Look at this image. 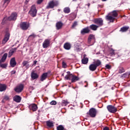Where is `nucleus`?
<instances>
[{
    "mask_svg": "<svg viewBox=\"0 0 130 130\" xmlns=\"http://www.w3.org/2000/svg\"><path fill=\"white\" fill-rule=\"evenodd\" d=\"M76 26H78V22L77 21H75L72 25V28H75Z\"/></svg>",
    "mask_w": 130,
    "mask_h": 130,
    "instance_id": "obj_39",
    "label": "nucleus"
},
{
    "mask_svg": "<svg viewBox=\"0 0 130 130\" xmlns=\"http://www.w3.org/2000/svg\"><path fill=\"white\" fill-rule=\"evenodd\" d=\"M72 47V45L70 43H66V50H70Z\"/></svg>",
    "mask_w": 130,
    "mask_h": 130,
    "instance_id": "obj_30",
    "label": "nucleus"
},
{
    "mask_svg": "<svg viewBox=\"0 0 130 130\" xmlns=\"http://www.w3.org/2000/svg\"><path fill=\"white\" fill-rule=\"evenodd\" d=\"M35 88L34 86H30L29 87V90H34Z\"/></svg>",
    "mask_w": 130,
    "mask_h": 130,
    "instance_id": "obj_50",
    "label": "nucleus"
},
{
    "mask_svg": "<svg viewBox=\"0 0 130 130\" xmlns=\"http://www.w3.org/2000/svg\"><path fill=\"white\" fill-rule=\"evenodd\" d=\"M62 105H64V104H66V100H63L62 101Z\"/></svg>",
    "mask_w": 130,
    "mask_h": 130,
    "instance_id": "obj_52",
    "label": "nucleus"
},
{
    "mask_svg": "<svg viewBox=\"0 0 130 130\" xmlns=\"http://www.w3.org/2000/svg\"><path fill=\"white\" fill-rule=\"evenodd\" d=\"M7 57H8V53H5L1 59L0 62H5L7 59Z\"/></svg>",
    "mask_w": 130,
    "mask_h": 130,
    "instance_id": "obj_23",
    "label": "nucleus"
},
{
    "mask_svg": "<svg viewBox=\"0 0 130 130\" xmlns=\"http://www.w3.org/2000/svg\"><path fill=\"white\" fill-rule=\"evenodd\" d=\"M95 42V37L93 35H89L88 39V43L90 45H93Z\"/></svg>",
    "mask_w": 130,
    "mask_h": 130,
    "instance_id": "obj_10",
    "label": "nucleus"
},
{
    "mask_svg": "<svg viewBox=\"0 0 130 130\" xmlns=\"http://www.w3.org/2000/svg\"><path fill=\"white\" fill-rule=\"evenodd\" d=\"M28 14H29L31 17H36V15H37V9H36V6L35 5H34L31 7Z\"/></svg>",
    "mask_w": 130,
    "mask_h": 130,
    "instance_id": "obj_4",
    "label": "nucleus"
},
{
    "mask_svg": "<svg viewBox=\"0 0 130 130\" xmlns=\"http://www.w3.org/2000/svg\"><path fill=\"white\" fill-rule=\"evenodd\" d=\"M129 28V27H127V26H124V27L121 28L120 31V32H126V31H127V30H128Z\"/></svg>",
    "mask_w": 130,
    "mask_h": 130,
    "instance_id": "obj_32",
    "label": "nucleus"
},
{
    "mask_svg": "<svg viewBox=\"0 0 130 130\" xmlns=\"http://www.w3.org/2000/svg\"><path fill=\"white\" fill-rule=\"evenodd\" d=\"M77 0H73V2H76Z\"/></svg>",
    "mask_w": 130,
    "mask_h": 130,
    "instance_id": "obj_60",
    "label": "nucleus"
},
{
    "mask_svg": "<svg viewBox=\"0 0 130 130\" xmlns=\"http://www.w3.org/2000/svg\"><path fill=\"white\" fill-rule=\"evenodd\" d=\"M119 74H122V73H124V69L123 68H121L119 71Z\"/></svg>",
    "mask_w": 130,
    "mask_h": 130,
    "instance_id": "obj_43",
    "label": "nucleus"
},
{
    "mask_svg": "<svg viewBox=\"0 0 130 130\" xmlns=\"http://www.w3.org/2000/svg\"><path fill=\"white\" fill-rule=\"evenodd\" d=\"M104 130H109V128H108L107 127H105L104 128Z\"/></svg>",
    "mask_w": 130,
    "mask_h": 130,
    "instance_id": "obj_53",
    "label": "nucleus"
},
{
    "mask_svg": "<svg viewBox=\"0 0 130 130\" xmlns=\"http://www.w3.org/2000/svg\"><path fill=\"white\" fill-rule=\"evenodd\" d=\"M97 67L95 66V64H91L89 66V70L90 71H94L96 70Z\"/></svg>",
    "mask_w": 130,
    "mask_h": 130,
    "instance_id": "obj_27",
    "label": "nucleus"
},
{
    "mask_svg": "<svg viewBox=\"0 0 130 130\" xmlns=\"http://www.w3.org/2000/svg\"><path fill=\"white\" fill-rule=\"evenodd\" d=\"M80 46H81V43L77 41L74 44V50L76 51H79L80 50Z\"/></svg>",
    "mask_w": 130,
    "mask_h": 130,
    "instance_id": "obj_15",
    "label": "nucleus"
},
{
    "mask_svg": "<svg viewBox=\"0 0 130 130\" xmlns=\"http://www.w3.org/2000/svg\"><path fill=\"white\" fill-rule=\"evenodd\" d=\"M87 6H88V7H90V4H88L87 5Z\"/></svg>",
    "mask_w": 130,
    "mask_h": 130,
    "instance_id": "obj_58",
    "label": "nucleus"
},
{
    "mask_svg": "<svg viewBox=\"0 0 130 130\" xmlns=\"http://www.w3.org/2000/svg\"><path fill=\"white\" fill-rule=\"evenodd\" d=\"M90 117H95L97 114V111L94 108H91L89 110V112L87 113Z\"/></svg>",
    "mask_w": 130,
    "mask_h": 130,
    "instance_id": "obj_8",
    "label": "nucleus"
},
{
    "mask_svg": "<svg viewBox=\"0 0 130 130\" xmlns=\"http://www.w3.org/2000/svg\"><path fill=\"white\" fill-rule=\"evenodd\" d=\"M64 129V127L62 125H59L58 126H57V130H63Z\"/></svg>",
    "mask_w": 130,
    "mask_h": 130,
    "instance_id": "obj_36",
    "label": "nucleus"
},
{
    "mask_svg": "<svg viewBox=\"0 0 130 130\" xmlns=\"http://www.w3.org/2000/svg\"><path fill=\"white\" fill-rule=\"evenodd\" d=\"M23 89L24 84H19L14 88V91L16 93H21V92H22V91H23Z\"/></svg>",
    "mask_w": 130,
    "mask_h": 130,
    "instance_id": "obj_6",
    "label": "nucleus"
},
{
    "mask_svg": "<svg viewBox=\"0 0 130 130\" xmlns=\"http://www.w3.org/2000/svg\"><path fill=\"white\" fill-rule=\"evenodd\" d=\"M84 56H86V55H84Z\"/></svg>",
    "mask_w": 130,
    "mask_h": 130,
    "instance_id": "obj_63",
    "label": "nucleus"
},
{
    "mask_svg": "<svg viewBox=\"0 0 130 130\" xmlns=\"http://www.w3.org/2000/svg\"><path fill=\"white\" fill-rule=\"evenodd\" d=\"M7 90V85L6 84H0V92H4Z\"/></svg>",
    "mask_w": 130,
    "mask_h": 130,
    "instance_id": "obj_25",
    "label": "nucleus"
},
{
    "mask_svg": "<svg viewBox=\"0 0 130 130\" xmlns=\"http://www.w3.org/2000/svg\"><path fill=\"white\" fill-rule=\"evenodd\" d=\"M117 15V11L114 10L113 12L109 13V14L106 16V20H108V21L113 23Z\"/></svg>",
    "mask_w": 130,
    "mask_h": 130,
    "instance_id": "obj_1",
    "label": "nucleus"
},
{
    "mask_svg": "<svg viewBox=\"0 0 130 130\" xmlns=\"http://www.w3.org/2000/svg\"><path fill=\"white\" fill-rule=\"evenodd\" d=\"M107 108L109 112L111 113H115L117 111L116 108L112 105H109L107 107Z\"/></svg>",
    "mask_w": 130,
    "mask_h": 130,
    "instance_id": "obj_9",
    "label": "nucleus"
},
{
    "mask_svg": "<svg viewBox=\"0 0 130 130\" xmlns=\"http://www.w3.org/2000/svg\"><path fill=\"white\" fill-rule=\"evenodd\" d=\"M62 76H63V74H62Z\"/></svg>",
    "mask_w": 130,
    "mask_h": 130,
    "instance_id": "obj_62",
    "label": "nucleus"
},
{
    "mask_svg": "<svg viewBox=\"0 0 130 130\" xmlns=\"http://www.w3.org/2000/svg\"><path fill=\"white\" fill-rule=\"evenodd\" d=\"M106 68H107V69H108V70H110V69H111V66H110V65L109 64H107L106 66Z\"/></svg>",
    "mask_w": 130,
    "mask_h": 130,
    "instance_id": "obj_46",
    "label": "nucleus"
},
{
    "mask_svg": "<svg viewBox=\"0 0 130 130\" xmlns=\"http://www.w3.org/2000/svg\"><path fill=\"white\" fill-rule=\"evenodd\" d=\"M89 61V59L88 58L84 57L82 59V62L83 64H87Z\"/></svg>",
    "mask_w": 130,
    "mask_h": 130,
    "instance_id": "obj_31",
    "label": "nucleus"
},
{
    "mask_svg": "<svg viewBox=\"0 0 130 130\" xmlns=\"http://www.w3.org/2000/svg\"><path fill=\"white\" fill-rule=\"evenodd\" d=\"M63 48H64V49H66V43L64 44Z\"/></svg>",
    "mask_w": 130,
    "mask_h": 130,
    "instance_id": "obj_55",
    "label": "nucleus"
},
{
    "mask_svg": "<svg viewBox=\"0 0 130 130\" xmlns=\"http://www.w3.org/2000/svg\"><path fill=\"white\" fill-rule=\"evenodd\" d=\"M10 32H9L8 31H6L5 37L2 41V44H6V43H7L8 41H9V39H10Z\"/></svg>",
    "mask_w": 130,
    "mask_h": 130,
    "instance_id": "obj_7",
    "label": "nucleus"
},
{
    "mask_svg": "<svg viewBox=\"0 0 130 130\" xmlns=\"http://www.w3.org/2000/svg\"><path fill=\"white\" fill-rule=\"evenodd\" d=\"M63 12H64V13H66V8H64Z\"/></svg>",
    "mask_w": 130,
    "mask_h": 130,
    "instance_id": "obj_56",
    "label": "nucleus"
},
{
    "mask_svg": "<svg viewBox=\"0 0 130 130\" xmlns=\"http://www.w3.org/2000/svg\"><path fill=\"white\" fill-rule=\"evenodd\" d=\"M26 9H27V7H24L23 11H24V12H26Z\"/></svg>",
    "mask_w": 130,
    "mask_h": 130,
    "instance_id": "obj_54",
    "label": "nucleus"
},
{
    "mask_svg": "<svg viewBox=\"0 0 130 130\" xmlns=\"http://www.w3.org/2000/svg\"><path fill=\"white\" fill-rule=\"evenodd\" d=\"M94 22L95 24H96V25H98L99 27H100V26L103 25V20L102 18H98L94 19Z\"/></svg>",
    "mask_w": 130,
    "mask_h": 130,
    "instance_id": "obj_12",
    "label": "nucleus"
},
{
    "mask_svg": "<svg viewBox=\"0 0 130 130\" xmlns=\"http://www.w3.org/2000/svg\"><path fill=\"white\" fill-rule=\"evenodd\" d=\"M30 27V23L27 22H22L20 24V27L22 30L26 31Z\"/></svg>",
    "mask_w": 130,
    "mask_h": 130,
    "instance_id": "obj_5",
    "label": "nucleus"
},
{
    "mask_svg": "<svg viewBox=\"0 0 130 130\" xmlns=\"http://www.w3.org/2000/svg\"><path fill=\"white\" fill-rule=\"evenodd\" d=\"M28 63H29V61H26V60L23 61L22 62L23 67H25V66H27V64H28Z\"/></svg>",
    "mask_w": 130,
    "mask_h": 130,
    "instance_id": "obj_38",
    "label": "nucleus"
},
{
    "mask_svg": "<svg viewBox=\"0 0 130 130\" xmlns=\"http://www.w3.org/2000/svg\"><path fill=\"white\" fill-rule=\"evenodd\" d=\"M24 67H25V69H26V70H28V69H29V68H30V64H27L26 66H25Z\"/></svg>",
    "mask_w": 130,
    "mask_h": 130,
    "instance_id": "obj_48",
    "label": "nucleus"
},
{
    "mask_svg": "<svg viewBox=\"0 0 130 130\" xmlns=\"http://www.w3.org/2000/svg\"><path fill=\"white\" fill-rule=\"evenodd\" d=\"M7 57H8V53H5L1 59L0 62H5L7 59Z\"/></svg>",
    "mask_w": 130,
    "mask_h": 130,
    "instance_id": "obj_24",
    "label": "nucleus"
},
{
    "mask_svg": "<svg viewBox=\"0 0 130 130\" xmlns=\"http://www.w3.org/2000/svg\"><path fill=\"white\" fill-rule=\"evenodd\" d=\"M44 0H38L37 4L38 5H40L42 2H43Z\"/></svg>",
    "mask_w": 130,
    "mask_h": 130,
    "instance_id": "obj_45",
    "label": "nucleus"
},
{
    "mask_svg": "<svg viewBox=\"0 0 130 130\" xmlns=\"http://www.w3.org/2000/svg\"><path fill=\"white\" fill-rule=\"evenodd\" d=\"M9 99H10V98L9 97V96L6 95L4 96L5 100H9Z\"/></svg>",
    "mask_w": 130,
    "mask_h": 130,
    "instance_id": "obj_47",
    "label": "nucleus"
},
{
    "mask_svg": "<svg viewBox=\"0 0 130 130\" xmlns=\"http://www.w3.org/2000/svg\"><path fill=\"white\" fill-rule=\"evenodd\" d=\"M62 68H63L64 69H66V62L65 61L62 62Z\"/></svg>",
    "mask_w": 130,
    "mask_h": 130,
    "instance_id": "obj_44",
    "label": "nucleus"
},
{
    "mask_svg": "<svg viewBox=\"0 0 130 130\" xmlns=\"http://www.w3.org/2000/svg\"><path fill=\"white\" fill-rule=\"evenodd\" d=\"M93 64H95L97 68V67H99V66L101 65V61L100 60H96L93 62Z\"/></svg>",
    "mask_w": 130,
    "mask_h": 130,
    "instance_id": "obj_29",
    "label": "nucleus"
},
{
    "mask_svg": "<svg viewBox=\"0 0 130 130\" xmlns=\"http://www.w3.org/2000/svg\"><path fill=\"white\" fill-rule=\"evenodd\" d=\"M5 20H6V17H5V18H4V19H3V22H4V21H5Z\"/></svg>",
    "mask_w": 130,
    "mask_h": 130,
    "instance_id": "obj_57",
    "label": "nucleus"
},
{
    "mask_svg": "<svg viewBox=\"0 0 130 130\" xmlns=\"http://www.w3.org/2000/svg\"><path fill=\"white\" fill-rule=\"evenodd\" d=\"M31 78L32 80H36V79L39 78V75L37 73H35V71H32L31 73Z\"/></svg>",
    "mask_w": 130,
    "mask_h": 130,
    "instance_id": "obj_18",
    "label": "nucleus"
},
{
    "mask_svg": "<svg viewBox=\"0 0 130 130\" xmlns=\"http://www.w3.org/2000/svg\"><path fill=\"white\" fill-rule=\"evenodd\" d=\"M28 107L29 109H30V110H32V111H36V110H37V109H38L37 105L35 104L30 105Z\"/></svg>",
    "mask_w": 130,
    "mask_h": 130,
    "instance_id": "obj_16",
    "label": "nucleus"
},
{
    "mask_svg": "<svg viewBox=\"0 0 130 130\" xmlns=\"http://www.w3.org/2000/svg\"><path fill=\"white\" fill-rule=\"evenodd\" d=\"M129 76H130V74L126 73L123 74V77H124V78H128Z\"/></svg>",
    "mask_w": 130,
    "mask_h": 130,
    "instance_id": "obj_42",
    "label": "nucleus"
},
{
    "mask_svg": "<svg viewBox=\"0 0 130 130\" xmlns=\"http://www.w3.org/2000/svg\"><path fill=\"white\" fill-rule=\"evenodd\" d=\"M51 105H56V101H52L50 103Z\"/></svg>",
    "mask_w": 130,
    "mask_h": 130,
    "instance_id": "obj_41",
    "label": "nucleus"
},
{
    "mask_svg": "<svg viewBox=\"0 0 130 130\" xmlns=\"http://www.w3.org/2000/svg\"><path fill=\"white\" fill-rule=\"evenodd\" d=\"M15 74H16V71H11V75H14Z\"/></svg>",
    "mask_w": 130,
    "mask_h": 130,
    "instance_id": "obj_51",
    "label": "nucleus"
},
{
    "mask_svg": "<svg viewBox=\"0 0 130 130\" xmlns=\"http://www.w3.org/2000/svg\"><path fill=\"white\" fill-rule=\"evenodd\" d=\"M89 32H90V30L89 29V28L86 27V28H83L81 31V34H82V35H84V34L89 33Z\"/></svg>",
    "mask_w": 130,
    "mask_h": 130,
    "instance_id": "obj_26",
    "label": "nucleus"
},
{
    "mask_svg": "<svg viewBox=\"0 0 130 130\" xmlns=\"http://www.w3.org/2000/svg\"><path fill=\"white\" fill-rule=\"evenodd\" d=\"M90 28L91 30H93L94 31L97 30V28H98V26L96 25H94V24H92L91 25H90Z\"/></svg>",
    "mask_w": 130,
    "mask_h": 130,
    "instance_id": "obj_34",
    "label": "nucleus"
},
{
    "mask_svg": "<svg viewBox=\"0 0 130 130\" xmlns=\"http://www.w3.org/2000/svg\"><path fill=\"white\" fill-rule=\"evenodd\" d=\"M36 63H37V60H34L32 66H36Z\"/></svg>",
    "mask_w": 130,
    "mask_h": 130,
    "instance_id": "obj_49",
    "label": "nucleus"
},
{
    "mask_svg": "<svg viewBox=\"0 0 130 130\" xmlns=\"http://www.w3.org/2000/svg\"><path fill=\"white\" fill-rule=\"evenodd\" d=\"M63 24L61 23V21H58L56 24V28L57 30H59L61 29V27H62V25Z\"/></svg>",
    "mask_w": 130,
    "mask_h": 130,
    "instance_id": "obj_21",
    "label": "nucleus"
},
{
    "mask_svg": "<svg viewBox=\"0 0 130 130\" xmlns=\"http://www.w3.org/2000/svg\"><path fill=\"white\" fill-rule=\"evenodd\" d=\"M58 5H59L58 1L55 0H52L49 2L47 6L46 7V9H53L54 8L58 7Z\"/></svg>",
    "mask_w": 130,
    "mask_h": 130,
    "instance_id": "obj_3",
    "label": "nucleus"
},
{
    "mask_svg": "<svg viewBox=\"0 0 130 130\" xmlns=\"http://www.w3.org/2000/svg\"><path fill=\"white\" fill-rule=\"evenodd\" d=\"M18 48H19V46L16 48L11 49L8 53V57H11V56H12V55H13V54H14V53L17 51Z\"/></svg>",
    "mask_w": 130,
    "mask_h": 130,
    "instance_id": "obj_14",
    "label": "nucleus"
},
{
    "mask_svg": "<svg viewBox=\"0 0 130 130\" xmlns=\"http://www.w3.org/2000/svg\"><path fill=\"white\" fill-rule=\"evenodd\" d=\"M4 4L5 5V4H6V7H7L8 5H9V4H10V3L11 2V0H4Z\"/></svg>",
    "mask_w": 130,
    "mask_h": 130,
    "instance_id": "obj_37",
    "label": "nucleus"
},
{
    "mask_svg": "<svg viewBox=\"0 0 130 130\" xmlns=\"http://www.w3.org/2000/svg\"><path fill=\"white\" fill-rule=\"evenodd\" d=\"M70 12H71V9H70L69 7H67L66 8V13L67 14H69V13H70Z\"/></svg>",
    "mask_w": 130,
    "mask_h": 130,
    "instance_id": "obj_40",
    "label": "nucleus"
},
{
    "mask_svg": "<svg viewBox=\"0 0 130 130\" xmlns=\"http://www.w3.org/2000/svg\"><path fill=\"white\" fill-rule=\"evenodd\" d=\"M7 67H8V63L0 62V67L2 68V69H7Z\"/></svg>",
    "mask_w": 130,
    "mask_h": 130,
    "instance_id": "obj_33",
    "label": "nucleus"
},
{
    "mask_svg": "<svg viewBox=\"0 0 130 130\" xmlns=\"http://www.w3.org/2000/svg\"><path fill=\"white\" fill-rule=\"evenodd\" d=\"M22 100V98L19 95H15L13 97V101L16 102V103H20Z\"/></svg>",
    "mask_w": 130,
    "mask_h": 130,
    "instance_id": "obj_17",
    "label": "nucleus"
},
{
    "mask_svg": "<svg viewBox=\"0 0 130 130\" xmlns=\"http://www.w3.org/2000/svg\"><path fill=\"white\" fill-rule=\"evenodd\" d=\"M47 76H48V73H43L41 77V79L40 80L42 82H43V81H44L45 80H46V79H47Z\"/></svg>",
    "mask_w": 130,
    "mask_h": 130,
    "instance_id": "obj_20",
    "label": "nucleus"
},
{
    "mask_svg": "<svg viewBox=\"0 0 130 130\" xmlns=\"http://www.w3.org/2000/svg\"><path fill=\"white\" fill-rule=\"evenodd\" d=\"M66 104H68V103L67 102H66Z\"/></svg>",
    "mask_w": 130,
    "mask_h": 130,
    "instance_id": "obj_61",
    "label": "nucleus"
},
{
    "mask_svg": "<svg viewBox=\"0 0 130 130\" xmlns=\"http://www.w3.org/2000/svg\"><path fill=\"white\" fill-rule=\"evenodd\" d=\"M103 2H106V0H102Z\"/></svg>",
    "mask_w": 130,
    "mask_h": 130,
    "instance_id": "obj_59",
    "label": "nucleus"
},
{
    "mask_svg": "<svg viewBox=\"0 0 130 130\" xmlns=\"http://www.w3.org/2000/svg\"><path fill=\"white\" fill-rule=\"evenodd\" d=\"M17 65V62H16V59L15 57H13L10 60V66L11 68H15V66Z\"/></svg>",
    "mask_w": 130,
    "mask_h": 130,
    "instance_id": "obj_19",
    "label": "nucleus"
},
{
    "mask_svg": "<svg viewBox=\"0 0 130 130\" xmlns=\"http://www.w3.org/2000/svg\"><path fill=\"white\" fill-rule=\"evenodd\" d=\"M36 37V35L32 34V35H30L29 37L28 38L29 39H30V40H32V39H34Z\"/></svg>",
    "mask_w": 130,
    "mask_h": 130,
    "instance_id": "obj_35",
    "label": "nucleus"
},
{
    "mask_svg": "<svg viewBox=\"0 0 130 130\" xmlns=\"http://www.w3.org/2000/svg\"><path fill=\"white\" fill-rule=\"evenodd\" d=\"M7 57H8V53H5L1 59L0 62H5L7 59Z\"/></svg>",
    "mask_w": 130,
    "mask_h": 130,
    "instance_id": "obj_22",
    "label": "nucleus"
},
{
    "mask_svg": "<svg viewBox=\"0 0 130 130\" xmlns=\"http://www.w3.org/2000/svg\"><path fill=\"white\" fill-rule=\"evenodd\" d=\"M17 13L13 12L11 14V15L8 18V21H15L17 19Z\"/></svg>",
    "mask_w": 130,
    "mask_h": 130,
    "instance_id": "obj_11",
    "label": "nucleus"
},
{
    "mask_svg": "<svg viewBox=\"0 0 130 130\" xmlns=\"http://www.w3.org/2000/svg\"><path fill=\"white\" fill-rule=\"evenodd\" d=\"M49 45H50V40L49 39H46L43 43V48H47V47H49Z\"/></svg>",
    "mask_w": 130,
    "mask_h": 130,
    "instance_id": "obj_13",
    "label": "nucleus"
},
{
    "mask_svg": "<svg viewBox=\"0 0 130 130\" xmlns=\"http://www.w3.org/2000/svg\"><path fill=\"white\" fill-rule=\"evenodd\" d=\"M66 80H71L72 83H75L77 81H79L80 78L79 77L74 75L73 74H71L70 72H67V75L66 77Z\"/></svg>",
    "mask_w": 130,
    "mask_h": 130,
    "instance_id": "obj_2",
    "label": "nucleus"
},
{
    "mask_svg": "<svg viewBox=\"0 0 130 130\" xmlns=\"http://www.w3.org/2000/svg\"><path fill=\"white\" fill-rule=\"evenodd\" d=\"M46 124L48 127H52L53 126V122L51 121H47Z\"/></svg>",
    "mask_w": 130,
    "mask_h": 130,
    "instance_id": "obj_28",
    "label": "nucleus"
}]
</instances>
